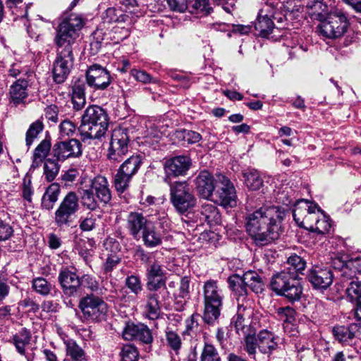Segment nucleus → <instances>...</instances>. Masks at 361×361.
Segmentation results:
<instances>
[{
    "instance_id": "nucleus-1",
    "label": "nucleus",
    "mask_w": 361,
    "mask_h": 361,
    "mask_svg": "<svg viewBox=\"0 0 361 361\" xmlns=\"http://www.w3.org/2000/svg\"><path fill=\"white\" fill-rule=\"evenodd\" d=\"M85 23L81 15L71 13L58 26L54 38L56 57L52 65L53 80L56 84L63 83L71 73L74 63L73 50L78 47L76 39Z\"/></svg>"
},
{
    "instance_id": "nucleus-2",
    "label": "nucleus",
    "mask_w": 361,
    "mask_h": 361,
    "mask_svg": "<svg viewBox=\"0 0 361 361\" xmlns=\"http://www.w3.org/2000/svg\"><path fill=\"white\" fill-rule=\"evenodd\" d=\"M284 209L262 206L246 216V231L257 246H265L277 240L282 233Z\"/></svg>"
},
{
    "instance_id": "nucleus-3",
    "label": "nucleus",
    "mask_w": 361,
    "mask_h": 361,
    "mask_svg": "<svg viewBox=\"0 0 361 361\" xmlns=\"http://www.w3.org/2000/svg\"><path fill=\"white\" fill-rule=\"evenodd\" d=\"M109 118L106 111L98 105H90L81 117L78 130L83 141L100 139L108 129Z\"/></svg>"
},
{
    "instance_id": "nucleus-4",
    "label": "nucleus",
    "mask_w": 361,
    "mask_h": 361,
    "mask_svg": "<svg viewBox=\"0 0 361 361\" xmlns=\"http://www.w3.org/2000/svg\"><path fill=\"white\" fill-rule=\"evenodd\" d=\"M109 182L104 176H99L92 180L89 188H79V200L87 210L96 211L99 208V202L106 204L111 200Z\"/></svg>"
},
{
    "instance_id": "nucleus-5",
    "label": "nucleus",
    "mask_w": 361,
    "mask_h": 361,
    "mask_svg": "<svg viewBox=\"0 0 361 361\" xmlns=\"http://www.w3.org/2000/svg\"><path fill=\"white\" fill-rule=\"evenodd\" d=\"M269 288L276 295L284 297L292 303L299 301L303 292L298 275L286 270L277 272L271 276Z\"/></svg>"
},
{
    "instance_id": "nucleus-6",
    "label": "nucleus",
    "mask_w": 361,
    "mask_h": 361,
    "mask_svg": "<svg viewBox=\"0 0 361 361\" xmlns=\"http://www.w3.org/2000/svg\"><path fill=\"white\" fill-rule=\"evenodd\" d=\"M203 295L204 310L202 319L208 325H214L218 320L224 298L217 281L209 279L204 283Z\"/></svg>"
},
{
    "instance_id": "nucleus-7",
    "label": "nucleus",
    "mask_w": 361,
    "mask_h": 361,
    "mask_svg": "<svg viewBox=\"0 0 361 361\" xmlns=\"http://www.w3.org/2000/svg\"><path fill=\"white\" fill-rule=\"evenodd\" d=\"M169 185L170 202L179 214L190 212L196 206L197 198L188 181H175Z\"/></svg>"
},
{
    "instance_id": "nucleus-8",
    "label": "nucleus",
    "mask_w": 361,
    "mask_h": 361,
    "mask_svg": "<svg viewBox=\"0 0 361 361\" xmlns=\"http://www.w3.org/2000/svg\"><path fill=\"white\" fill-rule=\"evenodd\" d=\"M253 314V309L251 307H247L244 303L238 304L237 313L231 319V324H233L236 333L244 337V350H249V353L254 351L253 338L251 336L257 333V329L249 323Z\"/></svg>"
},
{
    "instance_id": "nucleus-9",
    "label": "nucleus",
    "mask_w": 361,
    "mask_h": 361,
    "mask_svg": "<svg viewBox=\"0 0 361 361\" xmlns=\"http://www.w3.org/2000/svg\"><path fill=\"white\" fill-rule=\"evenodd\" d=\"M319 24L317 30L324 37L334 39L343 36L347 31L349 22L346 14L341 9L330 12L322 20H319Z\"/></svg>"
},
{
    "instance_id": "nucleus-10",
    "label": "nucleus",
    "mask_w": 361,
    "mask_h": 361,
    "mask_svg": "<svg viewBox=\"0 0 361 361\" xmlns=\"http://www.w3.org/2000/svg\"><path fill=\"white\" fill-rule=\"evenodd\" d=\"M78 307L84 318L92 322H101L106 319L108 305L100 297L92 293L80 300Z\"/></svg>"
},
{
    "instance_id": "nucleus-11",
    "label": "nucleus",
    "mask_w": 361,
    "mask_h": 361,
    "mask_svg": "<svg viewBox=\"0 0 361 361\" xmlns=\"http://www.w3.org/2000/svg\"><path fill=\"white\" fill-rule=\"evenodd\" d=\"M79 208V197L73 191L68 192L54 213V223L57 227L63 229L71 226Z\"/></svg>"
},
{
    "instance_id": "nucleus-12",
    "label": "nucleus",
    "mask_w": 361,
    "mask_h": 361,
    "mask_svg": "<svg viewBox=\"0 0 361 361\" xmlns=\"http://www.w3.org/2000/svg\"><path fill=\"white\" fill-rule=\"evenodd\" d=\"M271 2L274 4L271 6V15L273 21H276L275 29H288V18L302 13L304 9L300 4L293 5L292 0L284 2L271 0Z\"/></svg>"
},
{
    "instance_id": "nucleus-13",
    "label": "nucleus",
    "mask_w": 361,
    "mask_h": 361,
    "mask_svg": "<svg viewBox=\"0 0 361 361\" xmlns=\"http://www.w3.org/2000/svg\"><path fill=\"white\" fill-rule=\"evenodd\" d=\"M130 147L128 130L125 128H116L111 132L108 157L109 159L121 161Z\"/></svg>"
},
{
    "instance_id": "nucleus-14",
    "label": "nucleus",
    "mask_w": 361,
    "mask_h": 361,
    "mask_svg": "<svg viewBox=\"0 0 361 361\" xmlns=\"http://www.w3.org/2000/svg\"><path fill=\"white\" fill-rule=\"evenodd\" d=\"M317 205H313L305 200H300L295 204L293 216L296 224L307 230L312 231L318 219L315 213Z\"/></svg>"
},
{
    "instance_id": "nucleus-15",
    "label": "nucleus",
    "mask_w": 361,
    "mask_h": 361,
    "mask_svg": "<svg viewBox=\"0 0 361 361\" xmlns=\"http://www.w3.org/2000/svg\"><path fill=\"white\" fill-rule=\"evenodd\" d=\"M191 165V159L188 156L180 155L166 159L164 164V182L173 184L171 179L185 176Z\"/></svg>"
},
{
    "instance_id": "nucleus-16",
    "label": "nucleus",
    "mask_w": 361,
    "mask_h": 361,
    "mask_svg": "<svg viewBox=\"0 0 361 361\" xmlns=\"http://www.w3.org/2000/svg\"><path fill=\"white\" fill-rule=\"evenodd\" d=\"M82 153L81 142L74 138L65 141H57L51 149V155L60 161H63L69 158L78 157Z\"/></svg>"
},
{
    "instance_id": "nucleus-17",
    "label": "nucleus",
    "mask_w": 361,
    "mask_h": 361,
    "mask_svg": "<svg viewBox=\"0 0 361 361\" xmlns=\"http://www.w3.org/2000/svg\"><path fill=\"white\" fill-rule=\"evenodd\" d=\"M219 184L216 190L219 201L224 207H235L238 204L235 188L230 179L223 174L216 176Z\"/></svg>"
},
{
    "instance_id": "nucleus-18",
    "label": "nucleus",
    "mask_w": 361,
    "mask_h": 361,
    "mask_svg": "<svg viewBox=\"0 0 361 361\" xmlns=\"http://www.w3.org/2000/svg\"><path fill=\"white\" fill-rule=\"evenodd\" d=\"M30 86L31 82L27 78L16 79L8 87L7 94L8 104L14 107L25 105L29 97Z\"/></svg>"
},
{
    "instance_id": "nucleus-19",
    "label": "nucleus",
    "mask_w": 361,
    "mask_h": 361,
    "mask_svg": "<svg viewBox=\"0 0 361 361\" xmlns=\"http://www.w3.org/2000/svg\"><path fill=\"white\" fill-rule=\"evenodd\" d=\"M112 80L109 71L99 64L90 66L86 72L87 85L95 90H106Z\"/></svg>"
},
{
    "instance_id": "nucleus-20",
    "label": "nucleus",
    "mask_w": 361,
    "mask_h": 361,
    "mask_svg": "<svg viewBox=\"0 0 361 361\" xmlns=\"http://www.w3.org/2000/svg\"><path fill=\"white\" fill-rule=\"evenodd\" d=\"M251 336L253 338L254 351L249 353V350H245L251 358L255 359L257 348L262 353L267 354L271 353L278 347V343L275 341L276 338L274 334L266 329L260 331L257 335L255 334Z\"/></svg>"
},
{
    "instance_id": "nucleus-21",
    "label": "nucleus",
    "mask_w": 361,
    "mask_h": 361,
    "mask_svg": "<svg viewBox=\"0 0 361 361\" xmlns=\"http://www.w3.org/2000/svg\"><path fill=\"white\" fill-rule=\"evenodd\" d=\"M307 278L314 289L326 290L332 284L334 275L329 267L317 266L308 271Z\"/></svg>"
},
{
    "instance_id": "nucleus-22",
    "label": "nucleus",
    "mask_w": 361,
    "mask_h": 361,
    "mask_svg": "<svg viewBox=\"0 0 361 361\" xmlns=\"http://www.w3.org/2000/svg\"><path fill=\"white\" fill-rule=\"evenodd\" d=\"M122 336L126 341L137 340L145 344H150L153 341L151 330L142 323H126Z\"/></svg>"
},
{
    "instance_id": "nucleus-23",
    "label": "nucleus",
    "mask_w": 361,
    "mask_h": 361,
    "mask_svg": "<svg viewBox=\"0 0 361 361\" xmlns=\"http://www.w3.org/2000/svg\"><path fill=\"white\" fill-rule=\"evenodd\" d=\"M332 332L335 338L343 345H353L356 343V340H361V326L357 324L336 326Z\"/></svg>"
},
{
    "instance_id": "nucleus-24",
    "label": "nucleus",
    "mask_w": 361,
    "mask_h": 361,
    "mask_svg": "<svg viewBox=\"0 0 361 361\" xmlns=\"http://www.w3.org/2000/svg\"><path fill=\"white\" fill-rule=\"evenodd\" d=\"M274 4L269 0L266 5L259 10L257 18L255 23V29L259 32L262 37H267L275 29V23L273 21L271 6Z\"/></svg>"
},
{
    "instance_id": "nucleus-25",
    "label": "nucleus",
    "mask_w": 361,
    "mask_h": 361,
    "mask_svg": "<svg viewBox=\"0 0 361 361\" xmlns=\"http://www.w3.org/2000/svg\"><path fill=\"white\" fill-rule=\"evenodd\" d=\"M213 175L207 170L201 171L195 179V189L198 195L204 199L212 197L216 185Z\"/></svg>"
},
{
    "instance_id": "nucleus-26",
    "label": "nucleus",
    "mask_w": 361,
    "mask_h": 361,
    "mask_svg": "<svg viewBox=\"0 0 361 361\" xmlns=\"http://www.w3.org/2000/svg\"><path fill=\"white\" fill-rule=\"evenodd\" d=\"M58 279L63 293L66 295L74 297L77 295L81 286V281L76 273L64 269L60 271Z\"/></svg>"
},
{
    "instance_id": "nucleus-27",
    "label": "nucleus",
    "mask_w": 361,
    "mask_h": 361,
    "mask_svg": "<svg viewBox=\"0 0 361 361\" xmlns=\"http://www.w3.org/2000/svg\"><path fill=\"white\" fill-rule=\"evenodd\" d=\"M150 222L142 214L131 212L126 217V228L133 239L139 240L140 239L141 234Z\"/></svg>"
},
{
    "instance_id": "nucleus-28",
    "label": "nucleus",
    "mask_w": 361,
    "mask_h": 361,
    "mask_svg": "<svg viewBox=\"0 0 361 361\" xmlns=\"http://www.w3.org/2000/svg\"><path fill=\"white\" fill-rule=\"evenodd\" d=\"M31 338V332L26 328H22L12 338V343L14 345L17 352L20 355L25 356L27 361H34L35 357V354L33 352H26V347L30 344Z\"/></svg>"
},
{
    "instance_id": "nucleus-29",
    "label": "nucleus",
    "mask_w": 361,
    "mask_h": 361,
    "mask_svg": "<svg viewBox=\"0 0 361 361\" xmlns=\"http://www.w3.org/2000/svg\"><path fill=\"white\" fill-rule=\"evenodd\" d=\"M228 287L235 296L238 305L244 303L248 294L243 276L233 274L228 279Z\"/></svg>"
},
{
    "instance_id": "nucleus-30",
    "label": "nucleus",
    "mask_w": 361,
    "mask_h": 361,
    "mask_svg": "<svg viewBox=\"0 0 361 361\" xmlns=\"http://www.w3.org/2000/svg\"><path fill=\"white\" fill-rule=\"evenodd\" d=\"M164 233L155 227L152 222L141 234L143 245L148 248H154L162 244Z\"/></svg>"
},
{
    "instance_id": "nucleus-31",
    "label": "nucleus",
    "mask_w": 361,
    "mask_h": 361,
    "mask_svg": "<svg viewBox=\"0 0 361 361\" xmlns=\"http://www.w3.org/2000/svg\"><path fill=\"white\" fill-rule=\"evenodd\" d=\"M157 293H149L146 296L145 314L149 319H157L159 317L161 307Z\"/></svg>"
},
{
    "instance_id": "nucleus-32",
    "label": "nucleus",
    "mask_w": 361,
    "mask_h": 361,
    "mask_svg": "<svg viewBox=\"0 0 361 361\" xmlns=\"http://www.w3.org/2000/svg\"><path fill=\"white\" fill-rule=\"evenodd\" d=\"M61 192L60 185L58 183H51L46 190L42 198L41 206L42 209L51 210L59 199Z\"/></svg>"
},
{
    "instance_id": "nucleus-33",
    "label": "nucleus",
    "mask_w": 361,
    "mask_h": 361,
    "mask_svg": "<svg viewBox=\"0 0 361 361\" xmlns=\"http://www.w3.org/2000/svg\"><path fill=\"white\" fill-rule=\"evenodd\" d=\"M201 219L204 220L209 225L214 226L220 224L221 216L218 208L213 204H204L200 210Z\"/></svg>"
},
{
    "instance_id": "nucleus-34",
    "label": "nucleus",
    "mask_w": 361,
    "mask_h": 361,
    "mask_svg": "<svg viewBox=\"0 0 361 361\" xmlns=\"http://www.w3.org/2000/svg\"><path fill=\"white\" fill-rule=\"evenodd\" d=\"M102 20L104 23H127L130 22L131 19L128 14L124 13L121 8L110 7L108 8L102 14Z\"/></svg>"
},
{
    "instance_id": "nucleus-35",
    "label": "nucleus",
    "mask_w": 361,
    "mask_h": 361,
    "mask_svg": "<svg viewBox=\"0 0 361 361\" xmlns=\"http://www.w3.org/2000/svg\"><path fill=\"white\" fill-rule=\"evenodd\" d=\"M201 317L197 313L192 314L185 320V329L183 332L184 336L197 338L203 332V326L200 324Z\"/></svg>"
},
{
    "instance_id": "nucleus-36",
    "label": "nucleus",
    "mask_w": 361,
    "mask_h": 361,
    "mask_svg": "<svg viewBox=\"0 0 361 361\" xmlns=\"http://www.w3.org/2000/svg\"><path fill=\"white\" fill-rule=\"evenodd\" d=\"M246 288H250L255 293H260L264 290V283L261 276L255 271H248L243 275Z\"/></svg>"
},
{
    "instance_id": "nucleus-37",
    "label": "nucleus",
    "mask_w": 361,
    "mask_h": 361,
    "mask_svg": "<svg viewBox=\"0 0 361 361\" xmlns=\"http://www.w3.org/2000/svg\"><path fill=\"white\" fill-rule=\"evenodd\" d=\"M141 164L142 157L140 155H132L121 165L118 170L133 177L137 172Z\"/></svg>"
},
{
    "instance_id": "nucleus-38",
    "label": "nucleus",
    "mask_w": 361,
    "mask_h": 361,
    "mask_svg": "<svg viewBox=\"0 0 361 361\" xmlns=\"http://www.w3.org/2000/svg\"><path fill=\"white\" fill-rule=\"evenodd\" d=\"M243 177L245 183L250 190H257L263 184V180L256 170L252 169L244 172Z\"/></svg>"
},
{
    "instance_id": "nucleus-39",
    "label": "nucleus",
    "mask_w": 361,
    "mask_h": 361,
    "mask_svg": "<svg viewBox=\"0 0 361 361\" xmlns=\"http://www.w3.org/2000/svg\"><path fill=\"white\" fill-rule=\"evenodd\" d=\"M326 6L324 5L322 0H310L307 4L308 13L312 19L322 20L324 18V12Z\"/></svg>"
},
{
    "instance_id": "nucleus-40",
    "label": "nucleus",
    "mask_w": 361,
    "mask_h": 361,
    "mask_svg": "<svg viewBox=\"0 0 361 361\" xmlns=\"http://www.w3.org/2000/svg\"><path fill=\"white\" fill-rule=\"evenodd\" d=\"M189 9L191 13L200 16H207L212 11L209 0H195Z\"/></svg>"
},
{
    "instance_id": "nucleus-41",
    "label": "nucleus",
    "mask_w": 361,
    "mask_h": 361,
    "mask_svg": "<svg viewBox=\"0 0 361 361\" xmlns=\"http://www.w3.org/2000/svg\"><path fill=\"white\" fill-rule=\"evenodd\" d=\"M56 159H47L44 164V175L48 182L55 179L60 169V166Z\"/></svg>"
},
{
    "instance_id": "nucleus-42",
    "label": "nucleus",
    "mask_w": 361,
    "mask_h": 361,
    "mask_svg": "<svg viewBox=\"0 0 361 361\" xmlns=\"http://www.w3.org/2000/svg\"><path fill=\"white\" fill-rule=\"evenodd\" d=\"M276 314L277 319L283 324H292L295 320V310L289 306L279 307Z\"/></svg>"
},
{
    "instance_id": "nucleus-43",
    "label": "nucleus",
    "mask_w": 361,
    "mask_h": 361,
    "mask_svg": "<svg viewBox=\"0 0 361 361\" xmlns=\"http://www.w3.org/2000/svg\"><path fill=\"white\" fill-rule=\"evenodd\" d=\"M132 176L127 175L125 173H122L120 170H118L117 173L114 176V184L115 189L118 192H123L129 187L130 181Z\"/></svg>"
},
{
    "instance_id": "nucleus-44",
    "label": "nucleus",
    "mask_w": 361,
    "mask_h": 361,
    "mask_svg": "<svg viewBox=\"0 0 361 361\" xmlns=\"http://www.w3.org/2000/svg\"><path fill=\"white\" fill-rule=\"evenodd\" d=\"M200 361H221V359L214 345L205 343L201 353Z\"/></svg>"
},
{
    "instance_id": "nucleus-45",
    "label": "nucleus",
    "mask_w": 361,
    "mask_h": 361,
    "mask_svg": "<svg viewBox=\"0 0 361 361\" xmlns=\"http://www.w3.org/2000/svg\"><path fill=\"white\" fill-rule=\"evenodd\" d=\"M121 361H138L139 352L133 344H126L120 352Z\"/></svg>"
},
{
    "instance_id": "nucleus-46",
    "label": "nucleus",
    "mask_w": 361,
    "mask_h": 361,
    "mask_svg": "<svg viewBox=\"0 0 361 361\" xmlns=\"http://www.w3.org/2000/svg\"><path fill=\"white\" fill-rule=\"evenodd\" d=\"M32 286L33 289L42 295H48L53 288L52 284L42 277L33 279Z\"/></svg>"
},
{
    "instance_id": "nucleus-47",
    "label": "nucleus",
    "mask_w": 361,
    "mask_h": 361,
    "mask_svg": "<svg viewBox=\"0 0 361 361\" xmlns=\"http://www.w3.org/2000/svg\"><path fill=\"white\" fill-rule=\"evenodd\" d=\"M43 128L44 125L42 122L39 121H36L30 126L26 132L25 137V142L27 147H30L32 145L34 140L37 138L38 135L43 130Z\"/></svg>"
},
{
    "instance_id": "nucleus-48",
    "label": "nucleus",
    "mask_w": 361,
    "mask_h": 361,
    "mask_svg": "<svg viewBox=\"0 0 361 361\" xmlns=\"http://www.w3.org/2000/svg\"><path fill=\"white\" fill-rule=\"evenodd\" d=\"M51 150V140L49 137L43 140L35 148L34 152L35 161L44 160Z\"/></svg>"
},
{
    "instance_id": "nucleus-49",
    "label": "nucleus",
    "mask_w": 361,
    "mask_h": 361,
    "mask_svg": "<svg viewBox=\"0 0 361 361\" xmlns=\"http://www.w3.org/2000/svg\"><path fill=\"white\" fill-rule=\"evenodd\" d=\"M67 355L74 360H81L84 355L82 348L73 339H67L64 341Z\"/></svg>"
},
{
    "instance_id": "nucleus-50",
    "label": "nucleus",
    "mask_w": 361,
    "mask_h": 361,
    "mask_svg": "<svg viewBox=\"0 0 361 361\" xmlns=\"http://www.w3.org/2000/svg\"><path fill=\"white\" fill-rule=\"evenodd\" d=\"M147 279H166L165 271L157 261L151 264L146 270Z\"/></svg>"
},
{
    "instance_id": "nucleus-51",
    "label": "nucleus",
    "mask_w": 361,
    "mask_h": 361,
    "mask_svg": "<svg viewBox=\"0 0 361 361\" xmlns=\"http://www.w3.org/2000/svg\"><path fill=\"white\" fill-rule=\"evenodd\" d=\"M130 75L137 82L147 83H157L158 80L154 78L150 74L144 70L133 68L130 70Z\"/></svg>"
},
{
    "instance_id": "nucleus-52",
    "label": "nucleus",
    "mask_w": 361,
    "mask_h": 361,
    "mask_svg": "<svg viewBox=\"0 0 361 361\" xmlns=\"http://www.w3.org/2000/svg\"><path fill=\"white\" fill-rule=\"evenodd\" d=\"M288 264L290 266L288 269V271H291V269L294 270L296 275L298 273H301L305 270L306 267V262L300 256L297 255H293L288 259Z\"/></svg>"
},
{
    "instance_id": "nucleus-53",
    "label": "nucleus",
    "mask_w": 361,
    "mask_h": 361,
    "mask_svg": "<svg viewBox=\"0 0 361 361\" xmlns=\"http://www.w3.org/2000/svg\"><path fill=\"white\" fill-rule=\"evenodd\" d=\"M166 339L167 345L176 353V355H178L182 346V341L180 336L173 331H169L166 333Z\"/></svg>"
},
{
    "instance_id": "nucleus-54",
    "label": "nucleus",
    "mask_w": 361,
    "mask_h": 361,
    "mask_svg": "<svg viewBox=\"0 0 361 361\" xmlns=\"http://www.w3.org/2000/svg\"><path fill=\"white\" fill-rule=\"evenodd\" d=\"M126 286L135 295H137L142 290L141 280L138 276L131 275L126 279Z\"/></svg>"
},
{
    "instance_id": "nucleus-55",
    "label": "nucleus",
    "mask_w": 361,
    "mask_h": 361,
    "mask_svg": "<svg viewBox=\"0 0 361 361\" xmlns=\"http://www.w3.org/2000/svg\"><path fill=\"white\" fill-rule=\"evenodd\" d=\"M331 227V225L329 218L325 215H322V218L318 217L312 231L317 232L319 234H325L329 232Z\"/></svg>"
},
{
    "instance_id": "nucleus-56",
    "label": "nucleus",
    "mask_w": 361,
    "mask_h": 361,
    "mask_svg": "<svg viewBox=\"0 0 361 361\" xmlns=\"http://www.w3.org/2000/svg\"><path fill=\"white\" fill-rule=\"evenodd\" d=\"M348 296L350 300L356 301V303L361 300V282L352 281L347 290Z\"/></svg>"
},
{
    "instance_id": "nucleus-57",
    "label": "nucleus",
    "mask_w": 361,
    "mask_h": 361,
    "mask_svg": "<svg viewBox=\"0 0 361 361\" xmlns=\"http://www.w3.org/2000/svg\"><path fill=\"white\" fill-rule=\"evenodd\" d=\"M190 280L188 276H184L180 279L177 293L178 298L184 300L190 298Z\"/></svg>"
},
{
    "instance_id": "nucleus-58",
    "label": "nucleus",
    "mask_w": 361,
    "mask_h": 361,
    "mask_svg": "<svg viewBox=\"0 0 361 361\" xmlns=\"http://www.w3.org/2000/svg\"><path fill=\"white\" fill-rule=\"evenodd\" d=\"M22 194L23 197L25 200H26L29 202H31L32 196L33 195V189L32 187L31 178L27 175H26L23 178L22 184Z\"/></svg>"
},
{
    "instance_id": "nucleus-59",
    "label": "nucleus",
    "mask_w": 361,
    "mask_h": 361,
    "mask_svg": "<svg viewBox=\"0 0 361 361\" xmlns=\"http://www.w3.org/2000/svg\"><path fill=\"white\" fill-rule=\"evenodd\" d=\"M146 288L150 293H156L161 288L166 290V279H147Z\"/></svg>"
},
{
    "instance_id": "nucleus-60",
    "label": "nucleus",
    "mask_w": 361,
    "mask_h": 361,
    "mask_svg": "<svg viewBox=\"0 0 361 361\" xmlns=\"http://www.w3.org/2000/svg\"><path fill=\"white\" fill-rule=\"evenodd\" d=\"M85 98V84L81 80H77L72 86L71 98Z\"/></svg>"
},
{
    "instance_id": "nucleus-61",
    "label": "nucleus",
    "mask_w": 361,
    "mask_h": 361,
    "mask_svg": "<svg viewBox=\"0 0 361 361\" xmlns=\"http://www.w3.org/2000/svg\"><path fill=\"white\" fill-rule=\"evenodd\" d=\"M80 228L82 231H91L96 227V218L92 214H88L79 224Z\"/></svg>"
},
{
    "instance_id": "nucleus-62",
    "label": "nucleus",
    "mask_w": 361,
    "mask_h": 361,
    "mask_svg": "<svg viewBox=\"0 0 361 361\" xmlns=\"http://www.w3.org/2000/svg\"><path fill=\"white\" fill-rule=\"evenodd\" d=\"M75 123L70 120L66 119L63 121L59 126L60 133L63 136L72 135L75 133Z\"/></svg>"
},
{
    "instance_id": "nucleus-63",
    "label": "nucleus",
    "mask_w": 361,
    "mask_h": 361,
    "mask_svg": "<svg viewBox=\"0 0 361 361\" xmlns=\"http://www.w3.org/2000/svg\"><path fill=\"white\" fill-rule=\"evenodd\" d=\"M20 306L27 312L35 313L39 310V305L32 299L26 298L22 300Z\"/></svg>"
},
{
    "instance_id": "nucleus-64",
    "label": "nucleus",
    "mask_w": 361,
    "mask_h": 361,
    "mask_svg": "<svg viewBox=\"0 0 361 361\" xmlns=\"http://www.w3.org/2000/svg\"><path fill=\"white\" fill-rule=\"evenodd\" d=\"M121 262V258L114 254L109 255L105 263L104 264V269L105 272L111 271Z\"/></svg>"
}]
</instances>
